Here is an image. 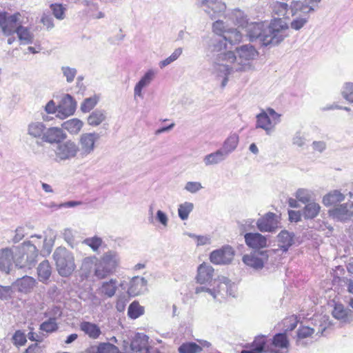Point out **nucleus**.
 <instances>
[{
	"label": "nucleus",
	"instance_id": "obj_1",
	"mask_svg": "<svg viewBox=\"0 0 353 353\" xmlns=\"http://www.w3.org/2000/svg\"><path fill=\"white\" fill-rule=\"evenodd\" d=\"M119 259L117 254L112 251L105 252L100 259L89 256L83 259L81 270V277L88 279L94 267V274L99 279H103L116 271Z\"/></svg>",
	"mask_w": 353,
	"mask_h": 353
},
{
	"label": "nucleus",
	"instance_id": "obj_2",
	"mask_svg": "<svg viewBox=\"0 0 353 353\" xmlns=\"http://www.w3.org/2000/svg\"><path fill=\"white\" fill-rule=\"evenodd\" d=\"M290 341L285 332L278 333L269 339L265 335H259L251 343L245 345L247 350L241 353H288Z\"/></svg>",
	"mask_w": 353,
	"mask_h": 353
},
{
	"label": "nucleus",
	"instance_id": "obj_3",
	"mask_svg": "<svg viewBox=\"0 0 353 353\" xmlns=\"http://www.w3.org/2000/svg\"><path fill=\"white\" fill-rule=\"evenodd\" d=\"M320 1L304 0L293 2L291 6L292 13L296 17L291 22L292 28L298 30L303 28L308 20V14L314 10Z\"/></svg>",
	"mask_w": 353,
	"mask_h": 353
},
{
	"label": "nucleus",
	"instance_id": "obj_4",
	"mask_svg": "<svg viewBox=\"0 0 353 353\" xmlns=\"http://www.w3.org/2000/svg\"><path fill=\"white\" fill-rule=\"evenodd\" d=\"M256 128L264 130L267 134L271 133L275 126L281 121V114H278L272 108L263 110L256 117Z\"/></svg>",
	"mask_w": 353,
	"mask_h": 353
},
{
	"label": "nucleus",
	"instance_id": "obj_5",
	"mask_svg": "<svg viewBox=\"0 0 353 353\" xmlns=\"http://www.w3.org/2000/svg\"><path fill=\"white\" fill-rule=\"evenodd\" d=\"M238 53L239 70H245L251 66V61L258 56V52L252 46L245 45L236 49Z\"/></svg>",
	"mask_w": 353,
	"mask_h": 353
},
{
	"label": "nucleus",
	"instance_id": "obj_6",
	"mask_svg": "<svg viewBox=\"0 0 353 353\" xmlns=\"http://www.w3.org/2000/svg\"><path fill=\"white\" fill-rule=\"evenodd\" d=\"M20 14L17 12L12 15H8L6 12L0 13V27L6 34H11L16 32L19 26Z\"/></svg>",
	"mask_w": 353,
	"mask_h": 353
},
{
	"label": "nucleus",
	"instance_id": "obj_7",
	"mask_svg": "<svg viewBox=\"0 0 353 353\" xmlns=\"http://www.w3.org/2000/svg\"><path fill=\"white\" fill-rule=\"evenodd\" d=\"M234 256V253L232 248L226 246L212 252L210 255V260L216 265L227 264L232 261Z\"/></svg>",
	"mask_w": 353,
	"mask_h": 353
},
{
	"label": "nucleus",
	"instance_id": "obj_8",
	"mask_svg": "<svg viewBox=\"0 0 353 353\" xmlns=\"http://www.w3.org/2000/svg\"><path fill=\"white\" fill-rule=\"evenodd\" d=\"M54 259L59 274L63 276H68L72 273L75 268L72 257L55 254Z\"/></svg>",
	"mask_w": 353,
	"mask_h": 353
},
{
	"label": "nucleus",
	"instance_id": "obj_9",
	"mask_svg": "<svg viewBox=\"0 0 353 353\" xmlns=\"http://www.w3.org/2000/svg\"><path fill=\"white\" fill-rule=\"evenodd\" d=\"M283 19V18L274 17L271 21L269 26L270 39L268 42L277 43L283 40V37L282 36L279 37V34L280 32L288 29V25Z\"/></svg>",
	"mask_w": 353,
	"mask_h": 353
},
{
	"label": "nucleus",
	"instance_id": "obj_10",
	"mask_svg": "<svg viewBox=\"0 0 353 353\" xmlns=\"http://www.w3.org/2000/svg\"><path fill=\"white\" fill-rule=\"evenodd\" d=\"M79 150L78 145L70 140L58 145L56 155L61 160H65L74 157Z\"/></svg>",
	"mask_w": 353,
	"mask_h": 353
},
{
	"label": "nucleus",
	"instance_id": "obj_11",
	"mask_svg": "<svg viewBox=\"0 0 353 353\" xmlns=\"http://www.w3.org/2000/svg\"><path fill=\"white\" fill-rule=\"evenodd\" d=\"M148 336L143 334H137L131 341L132 351L139 352L145 350V353H161L157 349L149 348Z\"/></svg>",
	"mask_w": 353,
	"mask_h": 353
},
{
	"label": "nucleus",
	"instance_id": "obj_12",
	"mask_svg": "<svg viewBox=\"0 0 353 353\" xmlns=\"http://www.w3.org/2000/svg\"><path fill=\"white\" fill-rule=\"evenodd\" d=\"M77 103L70 94H65L58 105V114L67 117L74 114Z\"/></svg>",
	"mask_w": 353,
	"mask_h": 353
},
{
	"label": "nucleus",
	"instance_id": "obj_13",
	"mask_svg": "<svg viewBox=\"0 0 353 353\" xmlns=\"http://www.w3.org/2000/svg\"><path fill=\"white\" fill-rule=\"evenodd\" d=\"M275 214L269 212L257 221L256 225L261 232H272L277 228Z\"/></svg>",
	"mask_w": 353,
	"mask_h": 353
},
{
	"label": "nucleus",
	"instance_id": "obj_14",
	"mask_svg": "<svg viewBox=\"0 0 353 353\" xmlns=\"http://www.w3.org/2000/svg\"><path fill=\"white\" fill-rule=\"evenodd\" d=\"M66 137L62 129L57 127L46 128L42 141L49 143H59Z\"/></svg>",
	"mask_w": 353,
	"mask_h": 353
},
{
	"label": "nucleus",
	"instance_id": "obj_15",
	"mask_svg": "<svg viewBox=\"0 0 353 353\" xmlns=\"http://www.w3.org/2000/svg\"><path fill=\"white\" fill-rule=\"evenodd\" d=\"M246 244L253 249H261L267 246V239L259 233H247L245 234Z\"/></svg>",
	"mask_w": 353,
	"mask_h": 353
},
{
	"label": "nucleus",
	"instance_id": "obj_16",
	"mask_svg": "<svg viewBox=\"0 0 353 353\" xmlns=\"http://www.w3.org/2000/svg\"><path fill=\"white\" fill-rule=\"evenodd\" d=\"M98 136L95 133H84L81 135L79 143L83 154L90 153L94 148V143Z\"/></svg>",
	"mask_w": 353,
	"mask_h": 353
},
{
	"label": "nucleus",
	"instance_id": "obj_17",
	"mask_svg": "<svg viewBox=\"0 0 353 353\" xmlns=\"http://www.w3.org/2000/svg\"><path fill=\"white\" fill-rule=\"evenodd\" d=\"M214 273V269L212 266L205 263H201L197 269L196 276V282L199 284H205L211 281Z\"/></svg>",
	"mask_w": 353,
	"mask_h": 353
},
{
	"label": "nucleus",
	"instance_id": "obj_18",
	"mask_svg": "<svg viewBox=\"0 0 353 353\" xmlns=\"http://www.w3.org/2000/svg\"><path fill=\"white\" fill-rule=\"evenodd\" d=\"M147 281L143 277L135 276L130 281L128 293L132 296H136L146 290Z\"/></svg>",
	"mask_w": 353,
	"mask_h": 353
},
{
	"label": "nucleus",
	"instance_id": "obj_19",
	"mask_svg": "<svg viewBox=\"0 0 353 353\" xmlns=\"http://www.w3.org/2000/svg\"><path fill=\"white\" fill-rule=\"evenodd\" d=\"M36 280L28 276H23L17 279L14 283L17 290L24 294L32 292L36 287Z\"/></svg>",
	"mask_w": 353,
	"mask_h": 353
},
{
	"label": "nucleus",
	"instance_id": "obj_20",
	"mask_svg": "<svg viewBox=\"0 0 353 353\" xmlns=\"http://www.w3.org/2000/svg\"><path fill=\"white\" fill-rule=\"evenodd\" d=\"M14 260L13 253L10 249L0 251V270L9 273Z\"/></svg>",
	"mask_w": 353,
	"mask_h": 353
},
{
	"label": "nucleus",
	"instance_id": "obj_21",
	"mask_svg": "<svg viewBox=\"0 0 353 353\" xmlns=\"http://www.w3.org/2000/svg\"><path fill=\"white\" fill-rule=\"evenodd\" d=\"M80 329L90 339H97L101 334V331L98 325L88 322L83 321L80 323Z\"/></svg>",
	"mask_w": 353,
	"mask_h": 353
},
{
	"label": "nucleus",
	"instance_id": "obj_22",
	"mask_svg": "<svg viewBox=\"0 0 353 353\" xmlns=\"http://www.w3.org/2000/svg\"><path fill=\"white\" fill-rule=\"evenodd\" d=\"M332 314L335 319L343 322H350L352 320L351 311L345 309L341 303H335Z\"/></svg>",
	"mask_w": 353,
	"mask_h": 353
},
{
	"label": "nucleus",
	"instance_id": "obj_23",
	"mask_svg": "<svg viewBox=\"0 0 353 353\" xmlns=\"http://www.w3.org/2000/svg\"><path fill=\"white\" fill-rule=\"evenodd\" d=\"M86 353H119V348L110 343H101L97 347H90Z\"/></svg>",
	"mask_w": 353,
	"mask_h": 353
},
{
	"label": "nucleus",
	"instance_id": "obj_24",
	"mask_svg": "<svg viewBox=\"0 0 353 353\" xmlns=\"http://www.w3.org/2000/svg\"><path fill=\"white\" fill-rule=\"evenodd\" d=\"M62 128L72 134H77L83 126V122L79 119L74 118L63 123Z\"/></svg>",
	"mask_w": 353,
	"mask_h": 353
},
{
	"label": "nucleus",
	"instance_id": "obj_25",
	"mask_svg": "<svg viewBox=\"0 0 353 353\" xmlns=\"http://www.w3.org/2000/svg\"><path fill=\"white\" fill-rule=\"evenodd\" d=\"M46 128L45 125L41 122H32L29 124L28 132L31 137L40 139L42 141Z\"/></svg>",
	"mask_w": 353,
	"mask_h": 353
},
{
	"label": "nucleus",
	"instance_id": "obj_26",
	"mask_svg": "<svg viewBox=\"0 0 353 353\" xmlns=\"http://www.w3.org/2000/svg\"><path fill=\"white\" fill-rule=\"evenodd\" d=\"M105 119V112L101 110H96L88 116L87 122L88 125L96 127L103 123Z\"/></svg>",
	"mask_w": 353,
	"mask_h": 353
},
{
	"label": "nucleus",
	"instance_id": "obj_27",
	"mask_svg": "<svg viewBox=\"0 0 353 353\" xmlns=\"http://www.w3.org/2000/svg\"><path fill=\"white\" fill-rule=\"evenodd\" d=\"M321 210L320 205L315 202H308L303 209V214L306 219H312L317 216Z\"/></svg>",
	"mask_w": 353,
	"mask_h": 353
},
{
	"label": "nucleus",
	"instance_id": "obj_28",
	"mask_svg": "<svg viewBox=\"0 0 353 353\" xmlns=\"http://www.w3.org/2000/svg\"><path fill=\"white\" fill-rule=\"evenodd\" d=\"M38 278L40 281L46 282L52 274V268L47 260L42 261L37 268Z\"/></svg>",
	"mask_w": 353,
	"mask_h": 353
},
{
	"label": "nucleus",
	"instance_id": "obj_29",
	"mask_svg": "<svg viewBox=\"0 0 353 353\" xmlns=\"http://www.w3.org/2000/svg\"><path fill=\"white\" fill-rule=\"evenodd\" d=\"M117 284V281L115 279H110L108 281L103 282L99 288V292L102 295L112 297L116 292Z\"/></svg>",
	"mask_w": 353,
	"mask_h": 353
},
{
	"label": "nucleus",
	"instance_id": "obj_30",
	"mask_svg": "<svg viewBox=\"0 0 353 353\" xmlns=\"http://www.w3.org/2000/svg\"><path fill=\"white\" fill-rule=\"evenodd\" d=\"M154 77V72L152 70L148 71L144 76L141 79L134 88V95L141 97L142 89L148 85L152 81Z\"/></svg>",
	"mask_w": 353,
	"mask_h": 353
},
{
	"label": "nucleus",
	"instance_id": "obj_31",
	"mask_svg": "<svg viewBox=\"0 0 353 353\" xmlns=\"http://www.w3.org/2000/svg\"><path fill=\"white\" fill-rule=\"evenodd\" d=\"M345 196L339 191H334L324 196L323 203L326 206L334 205L344 200Z\"/></svg>",
	"mask_w": 353,
	"mask_h": 353
},
{
	"label": "nucleus",
	"instance_id": "obj_32",
	"mask_svg": "<svg viewBox=\"0 0 353 353\" xmlns=\"http://www.w3.org/2000/svg\"><path fill=\"white\" fill-rule=\"evenodd\" d=\"M330 214L339 220L345 221L350 216V212L347 205H340L330 210Z\"/></svg>",
	"mask_w": 353,
	"mask_h": 353
},
{
	"label": "nucleus",
	"instance_id": "obj_33",
	"mask_svg": "<svg viewBox=\"0 0 353 353\" xmlns=\"http://www.w3.org/2000/svg\"><path fill=\"white\" fill-rule=\"evenodd\" d=\"M15 32L21 44L26 45L32 43L33 35L27 28L19 26Z\"/></svg>",
	"mask_w": 353,
	"mask_h": 353
},
{
	"label": "nucleus",
	"instance_id": "obj_34",
	"mask_svg": "<svg viewBox=\"0 0 353 353\" xmlns=\"http://www.w3.org/2000/svg\"><path fill=\"white\" fill-rule=\"evenodd\" d=\"M272 9L274 17L285 19L288 11V5L283 2L276 1L272 3Z\"/></svg>",
	"mask_w": 353,
	"mask_h": 353
},
{
	"label": "nucleus",
	"instance_id": "obj_35",
	"mask_svg": "<svg viewBox=\"0 0 353 353\" xmlns=\"http://www.w3.org/2000/svg\"><path fill=\"white\" fill-rule=\"evenodd\" d=\"M145 310L137 301H133L128 307V315L132 319H136L144 314Z\"/></svg>",
	"mask_w": 353,
	"mask_h": 353
},
{
	"label": "nucleus",
	"instance_id": "obj_36",
	"mask_svg": "<svg viewBox=\"0 0 353 353\" xmlns=\"http://www.w3.org/2000/svg\"><path fill=\"white\" fill-rule=\"evenodd\" d=\"M202 350V347L194 342L183 343L178 349L179 353H200Z\"/></svg>",
	"mask_w": 353,
	"mask_h": 353
},
{
	"label": "nucleus",
	"instance_id": "obj_37",
	"mask_svg": "<svg viewBox=\"0 0 353 353\" xmlns=\"http://www.w3.org/2000/svg\"><path fill=\"white\" fill-rule=\"evenodd\" d=\"M314 329L309 326L301 325L296 332V343L305 339L312 337L314 334Z\"/></svg>",
	"mask_w": 353,
	"mask_h": 353
},
{
	"label": "nucleus",
	"instance_id": "obj_38",
	"mask_svg": "<svg viewBox=\"0 0 353 353\" xmlns=\"http://www.w3.org/2000/svg\"><path fill=\"white\" fill-rule=\"evenodd\" d=\"M242 39V34L236 30H230L228 31V35L224 36L223 41H224V49L225 48V41H228L231 44L239 43Z\"/></svg>",
	"mask_w": 353,
	"mask_h": 353
},
{
	"label": "nucleus",
	"instance_id": "obj_39",
	"mask_svg": "<svg viewBox=\"0 0 353 353\" xmlns=\"http://www.w3.org/2000/svg\"><path fill=\"white\" fill-rule=\"evenodd\" d=\"M39 329L42 332L51 333L55 332L58 329V325L55 318H50L48 320L43 322L40 325Z\"/></svg>",
	"mask_w": 353,
	"mask_h": 353
},
{
	"label": "nucleus",
	"instance_id": "obj_40",
	"mask_svg": "<svg viewBox=\"0 0 353 353\" xmlns=\"http://www.w3.org/2000/svg\"><path fill=\"white\" fill-rule=\"evenodd\" d=\"M299 323V318L296 315H291L283 319V323L285 332H291L294 330Z\"/></svg>",
	"mask_w": 353,
	"mask_h": 353
},
{
	"label": "nucleus",
	"instance_id": "obj_41",
	"mask_svg": "<svg viewBox=\"0 0 353 353\" xmlns=\"http://www.w3.org/2000/svg\"><path fill=\"white\" fill-rule=\"evenodd\" d=\"M239 137L236 134L230 136L224 142L223 149L226 153L233 151L237 146Z\"/></svg>",
	"mask_w": 353,
	"mask_h": 353
},
{
	"label": "nucleus",
	"instance_id": "obj_42",
	"mask_svg": "<svg viewBox=\"0 0 353 353\" xmlns=\"http://www.w3.org/2000/svg\"><path fill=\"white\" fill-rule=\"evenodd\" d=\"M98 98L97 97L85 99L81 105V110L84 112H89L97 104Z\"/></svg>",
	"mask_w": 353,
	"mask_h": 353
},
{
	"label": "nucleus",
	"instance_id": "obj_43",
	"mask_svg": "<svg viewBox=\"0 0 353 353\" xmlns=\"http://www.w3.org/2000/svg\"><path fill=\"white\" fill-rule=\"evenodd\" d=\"M192 210L193 204L192 203L185 202L184 203L181 204L178 209L179 217L182 220H186Z\"/></svg>",
	"mask_w": 353,
	"mask_h": 353
},
{
	"label": "nucleus",
	"instance_id": "obj_44",
	"mask_svg": "<svg viewBox=\"0 0 353 353\" xmlns=\"http://www.w3.org/2000/svg\"><path fill=\"white\" fill-rule=\"evenodd\" d=\"M223 159V152L220 150H218L216 152L207 155L205 158V163L206 165L216 164L221 161Z\"/></svg>",
	"mask_w": 353,
	"mask_h": 353
},
{
	"label": "nucleus",
	"instance_id": "obj_45",
	"mask_svg": "<svg viewBox=\"0 0 353 353\" xmlns=\"http://www.w3.org/2000/svg\"><path fill=\"white\" fill-rule=\"evenodd\" d=\"M243 260L245 263L255 268H261L263 266V261L254 256L245 255Z\"/></svg>",
	"mask_w": 353,
	"mask_h": 353
},
{
	"label": "nucleus",
	"instance_id": "obj_46",
	"mask_svg": "<svg viewBox=\"0 0 353 353\" xmlns=\"http://www.w3.org/2000/svg\"><path fill=\"white\" fill-rule=\"evenodd\" d=\"M83 243L88 245L93 251H97L103 243L102 239L98 236L87 238Z\"/></svg>",
	"mask_w": 353,
	"mask_h": 353
},
{
	"label": "nucleus",
	"instance_id": "obj_47",
	"mask_svg": "<svg viewBox=\"0 0 353 353\" xmlns=\"http://www.w3.org/2000/svg\"><path fill=\"white\" fill-rule=\"evenodd\" d=\"M12 341L16 346L24 345L27 341L26 336L21 330H17L12 336Z\"/></svg>",
	"mask_w": 353,
	"mask_h": 353
},
{
	"label": "nucleus",
	"instance_id": "obj_48",
	"mask_svg": "<svg viewBox=\"0 0 353 353\" xmlns=\"http://www.w3.org/2000/svg\"><path fill=\"white\" fill-rule=\"evenodd\" d=\"M343 97L348 101L353 102V83H347L345 84L342 91Z\"/></svg>",
	"mask_w": 353,
	"mask_h": 353
},
{
	"label": "nucleus",
	"instance_id": "obj_49",
	"mask_svg": "<svg viewBox=\"0 0 353 353\" xmlns=\"http://www.w3.org/2000/svg\"><path fill=\"white\" fill-rule=\"evenodd\" d=\"M181 53L182 50L181 48L176 49L169 57L160 63L161 68L165 67L175 61L181 54Z\"/></svg>",
	"mask_w": 353,
	"mask_h": 353
},
{
	"label": "nucleus",
	"instance_id": "obj_50",
	"mask_svg": "<svg viewBox=\"0 0 353 353\" xmlns=\"http://www.w3.org/2000/svg\"><path fill=\"white\" fill-rule=\"evenodd\" d=\"M50 8L52 10L54 17L59 19L64 18L65 8L61 4L54 3L51 4Z\"/></svg>",
	"mask_w": 353,
	"mask_h": 353
},
{
	"label": "nucleus",
	"instance_id": "obj_51",
	"mask_svg": "<svg viewBox=\"0 0 353 353\" xmlns=\"http://www.w3.org/2000/svg\"><path fill=\"white\" fill-rule=\"evenodd\" d=\"M236 59V57L234 53L232 51L220 54L219 56V61L222 62L226 61L227 63H233Z\"/></svg>",
	"mask_w": 353,
	"mask_h": 353
},
{
	"label": "nucleus",
	"instance_id": "obj_52",
	"mask_svg": "<svg viewBox=\"0 0 353 353\" xmlns=\"http://www.w3.org/2000/svg\"><path fill=\"white\" fill-rule=\"evenodd\" d=\"M212 31L218 35H223L225 32V26L223 21L218 20L212 24Z\"/></svg>",
	"mask_w": 353,
	"mask_h": 353
},
{
	"label": "nucleus",
	"instance_id": "obj_53",
	"mask_svg": "<svg viewBox=\"0 0 353 353\" xmlns=\"http://www.w3.org/2000/svg\"><path fill=\"white\" fill-rule=\"evenodd\" d=\"M279 240L280 242L283 243V246H290L292 244V239L290 236V234L286 231H282L279 233Z\"/></svg>",
	"mask_w": 353,
	"mask_h": 353
},
{
	"label": "nucleus",
	"instance_id": "obj_54",
	"mask_svg": "<svg viewBox=\"0 0 353 353\" xmlns=\"http://www.w3.org/2000/svg\"><path fill=\"white\" fill-rule=\"evenodd\" d=\"M296 198L300 202L306 204L310 201V195L303 189H299L296 192Z\"/></svg>",
	"mask_w": 353,
	"mask_h": 353
},
{
	"label": "nucleus",
	"instance_id": "obj_55",
	"mask_svg": "<svg viewBox=\"0 0 353 353\" xmlns=\"http://www.w3.org/2000/svg\"><path fill=\"white\" fill-rule=\"evenodd\" d=\"M64 76L66 77L68 82H72L76 76V70L69 67H63L62 68Z\"/></svg>",
	"mask_w": 353,
	"mask_h": 353
},
{
	"label": "nucleus",
	"instance_id": "obj_56",
	"mask_svg": "<svg viewBox=\"0 0 353 353\" xmlns=\"http://www.w3.org/2000/svg\"><path fill=\"white\" fill-rule=\"evenodd\" d=\"M202 188L199 182H188L185 185V189L192 193H194Z\"/></svg>",
	"mask_w": 353,
	"mask_h": 353
},
{
	"label": "nucleus",
	"instance_id": "obj_57",
	"mask_svg": "<svg viewBox=\"0 0 353 353\" xmlns=\"http://www.w3.org/2000/svg\"><path fill=\"white\" fill-rule=\"evenodd\" d=\"M289 219L291 222H298L301 220V214L300 211L289 210Z\"/></svg>",
	"mask_w": 353,
	"mask_h": 353
},
{
	"label": "nucleus",
	"instance_id": "obj_58",
	"mask_svg": "<svg viewBox=\"0 0 353 353\" xmlns=\"http://www.w3.org/2000/svg\"><path fill=\"white\" fill-rule=\"evenodd\" d=\"M128 300L125 297H119L116 303V308L119 312L125 310L126 303Z\"/></svg>",
	"mask_w": 353,
	"mask_h": 353
},
{
	"label": "nucleus",
	"instance_id": "obj_59",
	"mask_svg": "<svg viewBox=\"0 0 353 353\" xmlns=\"http://www.w3.org/2000/svg\"><path fill=\"white\" fill-rule=\"evenodd\" d=\"M24 353H42V348L38 343H34L30 345Z\"/></svg>",
	"mask_w": 353,
	"mask_h": 353
},
{
	"label": "nucleus",
	"instance_id": "obj_60",
	"mask_svg": "<svg viewBox=\"0 0 353 353\" xmlns=\"http://www.w3.org/2000/svg\"><path fill=\"white\" fill-rule=\"evenodd\" d=\"M45 110L48 113L53 114L58 112V106L57 107L55 103L51 100L46 104Z\"/></svg>",
	"mask_w": 353,
	"mask_h": 353
},
{
	"label": "nucleus",
	"instance_id": "obj_61",
	"mask_svg": "<svg viewBox=\"0 0 353 353\" xmlns=\"http://www.w3.org/2000/svg\"><path fill=\"white\" fill-rule=\"evenodd\" d=\"M190 236L195 239L196 243L197 246L205 245L209 241V239L204 236H196V235H190Z\"/></svg>",
	"mask_w": 353,
	"mask_h": 353
},
{
	"label": "nucleus",
	"instance_id": "obj_62",
	"mask_svg": "<svg viewBox=\"0 0 353 353\" xmlns=\"http://www.w3.org/2000/svg\"><path fill=\"white\" fill-rule=\"evenodd\" d=\"M209 8H210L212 10H214V12H216L217 9H218L219 12H221L224 8V4H223L220 1H211V2H210Z\"/></svg>",
	"mask_w": 353,
	"mask_h": 353
},
{
	"label": "nucleus",
	"instance_id": "obj_63",
	"mask_svg": "<svg viewBox=\"0 0 353 353\" xmlns=\"http://www.w3.org/2000/svg\"><path fill=\"white\" fill-rule=\"evenodd\" d=\"M157 218L159 221L162 223L163 225H167L168 223V218L166 214L163 212L161 210H158L157 212Z\"/></svg>",
	"mask_w": 353,
	"mask_h": 353
},
{
	"label": "nucleus",
	"instance_id": "obj_64",
	"mask_svg": "<svg viewBox=\"0 0 353 353\" xmlns=\"http://www.w3.org/2000/svg\"><path fill=\"white\" fill-rule=\"evenodd\" d=\"M11 293L10 287H0V298L6 299L9 296Z\"/></svg>",
	"mask_w": 353,
	"mask_h": 353
}]
</instances>
